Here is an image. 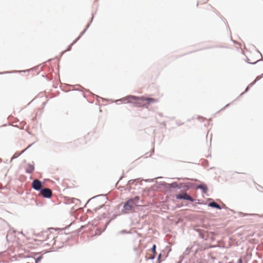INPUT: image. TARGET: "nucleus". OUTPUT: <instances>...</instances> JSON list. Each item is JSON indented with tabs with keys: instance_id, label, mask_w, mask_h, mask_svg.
<instances>
[{
	"instance_id": "f257e3e1",
	"label": "nucleus",
	"mask_w": 263,
	"mask_h": 263,
	"mask_svg": "<svg viewBox=\"0 0 263 263\" xmlns=\"http://www.w3.org/2000/svg\"><path fill=\"white\" fill-rule=\"evenodd\" d=\"M136 99H137L135 101V106L138 107H145L147 108L150 104L158 101L156 99L146 97H136Z\"/></svg>"
},
{
	"instance_id": "9b49d317",
	"label": "nucleus",
	"mask_w": 263,
	"mask_h": 263,
	"mask_svg": "<svg viewBox=\"0 0 263 263\" xmlns=\"http://www.w3.org/2000/svg\"><path fill=\"white\" fill-rule=\"evenodd\" d=\"M156 245H154L152 249H151V252L156 254Z\"/></svg>"
},
{
	"instance_id": "f8f14e48",
	"label": "nucleus",
	"mask_w": 263,
	"mask_h": 263,
	"mask_svg": "<svg viewBox=\"0 0 263 263\" xmlns=\"http://www.w3.org/2000/svg\"><path fill=\"white\" fill-rule=\"evenodd\" d=\"M198 187H199V188H200V189H202L204 192H206V187L203 186H202V185H199V186H198Z\"/></svg>"
},
{
	"instance_id": "ddd939ff",
	"label": "nucleus",
	"mask_w": 263,
	"mask_h": 263,
	"mask_svg": "<svg viewBox=\"0 0 263 263\" xmlns=\"http://www.w3.org/2000/svg\"><path fill=\"white\" fill-rule=\"evenodd\" d=\"M238 263H242V259L241 258H240L238 260Z\"/></svg>"
},
{
	"instance_id": "0eeeda50",
	"label": "nucleus",
	"mask_w": 263,
	"mask_h": 263,
	"mask_svg": "<svg viewBox=\"0 0 263 263\" xmlns=\"http://www.w3.org/2000/svg\"><path fill=\"white\" fill-rule=\"evenodd\" d=\"M26 172L27 173L31 174L33 173L34 170V165L31 163H28L25 166Z\"/></svg>"
},
{
	"instance_id": "20e7f679",
	"label": "nucleus",
	"mask_w": 263,
	"mask_h": 263,
	"mask_svg": "<svg viewBox=\"0 0 263 263\" xmlns=\"http://www.w3.org/2000/svg\"><path fill=\"white\" fill-rule=\"evenodd\" d=\"M40 194L43 197L49 198L52 196V192L50 189L45 188L41 190Z\"/></svg>"
},
{
	"instance_id": "4468645a",
	"label": "nucleus",
	"mask_w": 263,
	"mask_h": 263,
	"mask_svg": "<svg viewBox=\"0 0 263 263\" xmlns=\"http://www.w3.org/2000/svg\"><path fill=\"white\" fill-rule=\"evenodd\" d=\"M25 150H26V149H25L24 150H23V151L22 152L21 154H22V153H24V152Z\"/></svg>"
},
{
	"instance_id": "423d86ee",
	"label": "nucleus",
	"mask_w": 263,
	"mask_h": 263,
	"mask_svg": "<svg viewBox=\"0 0 263 263\" xmlns=\"http://www.w3.org/2000/svg\"><path fill=\"white\" fill-rule=\"evenodd\" d=\"M32 187L35 190H40L42 187V184L40 180L35 179L32 183Z\"/></svg>"
},
{
	"instance_id": "9d476101",
	"label": "nucleus",
	"mask_w": 263,
	"mask_h": 263,
	"mask_svg": "<svg viewBox=\"0 0 263 263\" xmlns=\"http://www.w3.org/2000/svg\"><path fill=\"white\" fill-rule=\"evenodd\" d=\"M208 0H198L197 6H198L200 4H202L207 3Z\"/></svg>"
},
{
	"instance_id": "f03ea898",
	"label": "nucleus",
	"mask_w": 263,
	"mask_h": 263,
	"mask_svg": "<svg viewBox=\"0 0 263 263\" xmlns=\"http://www.w3.org/2000/svg\"><path fill=\"white\" fill-rule=\"evenodd\" d=\"M139 200V197H135L134 198L129 199L124 205L123 211L125 213H128L132 211L133 208L137 205V203L135 201H138Z\"/></svg>"
},
{
	"instance_id": "1a4fd4ad",
	"label": "nucleus",
	"mask_w": 263,
	"mask_h": 263,
	"mask_svg": "<svg viewBox=\"0 0 263 263\" xmlns=\"http://www.w3.org/2000/svg\"><path fill=\"white\" fill-rule=\"evenodd\" d=\"M156 254L154 253L149 254V253H147L145 256V257L147 259H153L155 258Z\"/></svg>"
},
{
	"instance_id": "2eb2a0df",
	"label": "nucleus",
	"mask_w": 263,
	"mask_h": 263,
	"mask_svg": "<svg viewBox=\"0 0 263 263\" xmlns=\"http://www.w3.org/2000/svg\"><path fill=\"white\" fill-rule=\"evenodd\" d=\"M160 257H161V254H160V255H159V258H160Z\"/></svg>"
},
{
	"instance_id": "39448f33",
	"label": "nucleus",
	"mask_w": 263,
	"mask_h": 263,
	"mask_svg": "<svg viewBox=\"0 0 263 263\" xmlns=\"http://www.w3.org/2000/svg\"><path fill=\"white\" fill-rule=\"evenodd\" d=\"M176 198L179 199H185L191 201H193L194 199L186 193L179 194L176 196Z\"/></svg>"
},
{
	"instance_id": "6e6552de",
	"label": "nucleus",
	"mask_w": 263,
	"mask_h": 263,
	"mask_svg": "<svg viewBox=\"0 0 263 263\" xmlns=\"http://www.w3.org/2000/svg\"><path fill=\"white\" fill-rule=\"evenodd\" d=\"M209 205L210 206L212 207V208H216V209H221L220 205L219 204H218L215 202H212L210 203L209 204Z\"/></svg>"
},
{
	"instance_id": "dca6fc26",
	"label": "nucleus",
	"mask_w": 263,
	"mask_h": 263,
	"mask_svg": "<svg viewBox=\"0 0 263 263\" xmlns=\"http://www.w3.org/2000/svg\"><path fill=\"white\" fill-rule=\"evenodd\" d=\"M37 260H40V258H38L37 259L36 261H37Z\"/></svg>"
},
{
	"instance_id": "7ed1b4c3",
	"label": "nucleus",
	"mask_w": 263,
	"mask_h": 263,
	"mask_svg": "<svg viewBox=\"0 0 263 263\" xmlns=\"http://www.w3.org/2000/svg\"><path fill=\"white\" fill-rule=\"evenodd\" d=\"M136 99V96L129 95L122 98L120 101L124 103H132L135 105Z\"/></svg>"
}]
</instances>
